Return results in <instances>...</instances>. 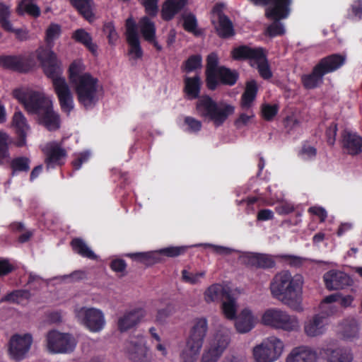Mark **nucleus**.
Segmentation results:
<instances>
[{"label":"nucleus","instance_id":"obj_31","mask_svg":"<svg viewBox=\"0 0 362 362\" xmlns=\"http://www.w3.org/2000/svg\"><path fill=\"white\" fill-rule=\"evenodd\" d=\"M325 73L316 64L310 74L301 76V81L306 89H314L323 83Z\"/></svg>","mask_w":362,"mask_h":362},{"label":"nucleus","instance_id":"obj_49","mask_svg":"<svg viewBox=\"0 0 362 362\" xmlns=\"http://www.w3.org/2000/svg\"><path fill=\"white\" fill-rule=\"evenodd\" d=\"M10 16V7L0 1V25L4 30H13L12 24L9 21Z\"/></svg>","mask_w":362,"mask_h":362},{"label":"nucleus","instance_id":"obj_42","mask_svg":"<svg viewBox=\"0 0 362 362\" xmlns=\"http://www.w3.org/2000/svg\"><path fill=\"white\" fill-rule=\"evenodd\" d=\"M183 20V28L188 33L194 34L195 36H200L202 31L198 29V23L194 14L191 12L182 14Z\"/></svg>","mask_w":362,"mask_h":362},{"label":"nucleus","instance_id":"obj_28","mask_svg":"<svg viewBox=\"0 0 362 362\" xmlns=\"http://www.w3.org/2000/svg\"><path fill=\"white\" fill-rule=\"evenodd\" d=\"M45 154L46 158L45 160V163H46L47 168L62 165V160L66 156V151L57 144L47 146L45 151Z\"/></svg>","mask_w":362,"mask_h":362},{"label":"nucleus","instance_id":"obj_19","mask_svg":"<svg viewBox=\"0 0 362 362\" xmlns=\"http://www.w3.org/2000/svg\"><path fill=\"white\" fill-rule=\"evenodd\" d=\"M146 315L144 309L137 308L126 312L117 321V327L121 332H126L136 326Z\"/></svg>","mask_w":362,"mask_h":362},{"label":"nucleus","instance_id":"obj_54","mask_svg":"<svg viewBox=\"0 0 362 362\" xmlns=\"http://www.w3.org/2000/svg\"><path fill=\"white\" fill-rule=\"evenodd\" d=\"M103 33L107 35L110 45H114L118 40V34L112 22L107 23L103 25Z\"/></svg>","mask_w":362,"mask_h":362},{"label":"nucleus","instance_id":"obj_32","mask_svg":"<svg viewBox=\"0 0 362 362\" xmlns=\"http://www.w3.org/2000/svg\"><path fill=\"white\" fill-rule=\"evenodd\" d=\"M255 326L254 317L251 311L244 309L235 317V327L238 333L244 334L250 332Z\"/></svg>","mask_w":362,"mask_h":362},{"label":"nucleus","instance_id":"obj_41","mask_svg":"<svg viewBox=\"0 0 362 362\" xmlns=\"http://www.w3.org/2000/svg\"><path fill=\"white\" fill-rule=\"evenodd\" d=\"M225 293H230L228 288H223L221 284H213L209 286L204 293V298L206 302H214L221 298H226Z\"/></svg>","mask_w":362,"mask_h":362},{"label":"nucleus","instance_id":"obj_33","mask_svg":"<svg viewBox=\"0 0 362 362\" xmlns=\"http://www.w3.org/2000/svg\"><path fill=\"white\" fill-rule=\"evenodd\" d=\"M217 35L221 38H229L235 35V30L232 21L228 16H223L221 19L216 23L214 19L211 20Z\"/></svg>","mask_w":362,"mask_h":362},{"label":"nucleus","instance_id":"obj_30","mask_svg":"<svg viewBox=\"0 0 362 362\" xmlns=\"http://www.w3.org/2000/svg\"><path fill=\"white\" fill-rule=\"evenodd\" d=\"M188 0H166L161 9V16L164 21H169L178 13L187 4Z\"/></svg>","mask_w":362,"mask_h":362},{"label":"nucleus","instance_id":"obj_38","mask_svg":"<svg viewBox=\"0 0 362 362\" xmlns=\"http://www.w3.org/2000/svg\"><path fill=\"white\" fill-rule=\"evenodd\" d=\"M73 250L81 256L90 259H96L97 255L90 250L86 242L79 238H74L71 241Z\"/></svg>","mask_w":362,"mask_h":362},{"label":"nucleus","instance_id":"obj_39","mask_svg":"<svg viewBox=\"0 0 362 362\" xmlns=\"http://www.w3.org/2000/svg\"><path fill=\"white\" fill-rule=\"evenodd\" d=\"M257 86L255 81L247 83L246 88L241 97V106L243 109H248L256 98Z\"/></svg>","mask_w":362,"mask_h":362},{"label":"nucleus","instance_id":"obj_47","mask_svg":"<svg viewBox=\"0 0 362 362\" xmlns=\"http://www.w3.org/2000/svg\"><path fill=\"white\" fill-rule=\"evenodd\" d=\"M342 335L346 339L354 338L358 335V325L354 318L346 319L342 323Z\"/></svg>","mask_w":362,"mask_h":362},{"label":"nucleus","instance_id":"obj_25","mask_svg":"<svg viewBox=\"0 0 362 362\" xmlns=\"http://www.w3.org/2000/svg\"><path fill=\"white\" fill-rule=\"evenodd\" d=\"M345 62L346 55L332 54L321 59L317 64L327 74L339 69Z\"/></svg>","mask_w":362,"mask_h":362},{"label":"nucleus","instance_id":"obj_40","mask_svg":"<svg viewBox=\"0 0 362 362\" xmlns=\"http://www.w3.org/2000/svg\"><path fill=\"white\" fill-rule=\"evenodd\" d=\"M71 4L88 21L93 18V0H70Z\"/></svg>","mask_w":362,"mask_h":362},{"label":"nucleus","instance_id":"obj_50","mask_svg":"<svg viewBox=\"0 0 362 362\" xmlns=\"http://www.w3.org/2000/svg\"><path fill=\"white\" fill-rule=\"evenodd\" d=\"M30 160L27 157H18L12 160L11 167L13 174L16 171L28 172L30 169Z\"/></svg>","mask_w":362,"mask_h":362},{"label":"nucleus","instance_id":"obj_27","mask_svg":"<svg viewBox=\"0 0 362 362\" xmlns=\"http://www.w3.org/2000/svg\"><path fill=\"white\" fill-rule=\"evenodd\" d=\"M202 79L199 75H195L193 77L185 76L184 78L183 91L188 100L199 99L201 87Z\"/></svg>","mask_w":362,"mask_h":362},{"label":"nucleus","instance_id":"obj_51","mask_svg":"<svg viewBox=\"0 0 362 362\" xmlns=\"http://www.w3.org/2000/svg\"><path fill=\"white\" fill-rule=\"evenodd\" d=\"M187 246H171L158 250L160 257H176L186 252Z\"/></svg>","mask_w":362,"mask_h":362},{"label":"nucleus","instance_id":"obj_61","mask_svg":"<svg viewBox=\"0 0 362 362\" xmlns=\"http://www.w3.org/2000/svg\"><path fill=\"white\" fill-rule=\"evenodd\" d=\"M278 112L276 105H264L262 107V113L265 119L271 120Z\"/></svg>","mask_w":362,"mask_h":362},{"label":"nucleus","instance_id":"obj_15","mask_svg":"<svg viewBox=\"0 0 362 362\" xmlns=\"http://www.w3.org/2000/svg\"><path fill=\"white\" fill-rule=\"evenodd\" d=\"M323 280L326 288L330 291L343 289L352 283V280L347 274L338 270H330L326 272L323 276Z\"/></svg>","mask_w":362,"mask_h":362},{"label":"nucleus","instance_id":"obj_46","mask_svg":"<svg viewBox=\"0 0 362 362\" xmlns=\"http://www.w3.org/2000/svg\"><path fill=\"white\" fill-rule=\"evenodd\" d=\"M30 297L31 293L28 290H16L4 296L0 303L10 302L19 304L23 300H28Z\"/></svg>","mask_w":362,"mask_h":362},{"label":"nucleus","instance_id":"obj_60","mask_svg":"<svg viewBox=\"0 0 362 362\" xmlns=\"http://www.w3.org/2000/svg\"><path fill=\"white\" fill-rule=\"evenodd\" d=\"M185 123L188 126L189 130L191 132H199L202 128V122L192 117H186Z\"/></svg>","mask_w":362,"mask_h":362},{"label":"nucleus","instance_id":"obj_59","mask_svg":"<svg viewBox=\"0 0 362 362\" xmlns=\"http://www.w3.org/2000/svg\"><path fill=\"white\" fill-rule=\"evenodd\" d=\"M7 157H8L7 136L0 132V163Z\"/></svg>","mask_w":362,"mask_h":362},{"label":"nucleus","instance_id":"obj_9","mask_svg":"<svg viewBox=\"0 0 362 362\" xmlns=\"http://www.w3.org/2000/svg\"><path fill=\"white\" fill-rule=\"evenodd\" d=\"M283 342L274 337L264 340L253 349L254 357L257 362H273L282 354Z\"/></svg>","mask_w":362,"mask_h":362},{"label":"nucleus","instance_id":"obj_14","mask_svg":"<svg viewBox=\"0 0 362 362\" xmlns=\"http://www.w3.org/2000/svg\"><path fill=\"white\" fill-rule=\"evenodd\" d=\"M126 37L127 41L130 47L129 53L134 54L136 59L141 58L143 51L140 45L139 34L137 33V26L135 21L132 18L126 20Z\"/></svg>","mask_w":362,"mask_h":362},{"label":"nucleus","instance_id":"obj_13","mask_svg":"<svg viewBox=\"0 0 362 362\" xmlns=\"http://www.w3.org/2000/svg\"><path fill=\"white\" fill-rule=\"evenodd\" d=\"M239 78V73L235 69H230L225 66H219L218 71L215 74L214 83L211 84L209 81L206 83L207 88L215 90L218 86H234Z\"/></svg>","mask_w":362,"mask_h":362},{"label":"nucleus","instance_id":"obj_37","mask_svg":"<svg viewBox=\"0 0 362 362\" xmlns=\"http://www.w3.org/2000/svg\"><path fill=\"white\" fill-rule=\"evenodd\" d=\"M218 65V57L216 53L211 52L206 57V65L205 70L206 75V83L209 81V83L213 84L215 83L214 81L215 74L219 69Z\"/></svg>","mask_w":362,"mask_h":362},{"label":"nucleus","instance_id":"obj_20","mask_svg":"<svg viewBox=\"0 0 362 362\" xmlns=\"http://www.w3.org/2000/svg\"><path fill=\"white\" fill-rule=\"evenodd\" d=\"M52 102L47 99L43 94L33 91L28 93V99L25 102V109L30 113L37 115L45 108L50 106Z\"/></svg>","mask_w":362,"mask_h":362},{"label":"nucleus","instance_id":"obj_56","mask_svg":"<svg viewBox=\"0 0 362 362\" xmlns=\"http://www.w3.org/2000/svg\"><path fill=\"white\" fill-rule=\"evenodd\" d=\"M33 0H23L22 4L25 7V11L33 17H38L40 14V8L36 5L32 4Z\"/></svg>","mask_w":362,"mask_h":362},{"label":"nucleus","instance_id":"obj_43","mask_svg":"<svg viewBox=\"0 0 362 362\" xmlns=\"http://www.w3.org/2000/svg\"><path fill=\"white\" fill-rule=\"evenodd\" d=\"M225 293L226 298L223 300L222 303L223 313L228 319H235L236 317V304L235 298L232 296L230 293Z\"/></svg>","mask_w":362,"mask_h":362},{"label":"nucleus","instance_id":"obj_10","mask_svg":"<svg viewBox=\"0 0 362 362\" xmlns=\"http://www.w3.org/2000/svg\"><path fill=\"white\" fill-rule=\"evenodd\" d=\"M76 317L90 331L100 332L105 324L103 312L97 308L82 307L75 311Z\"/></svg>","mask_w":362,"mask_h":362},{"label":"nucleus","instance_id":"obj_18","mask_svg":"<svg viewBox=\"0 0 362 362\" xmlns=\"http://www.w3.org/2000/svg\"><path fill=\"white\" fill-rule=\"evenodd\" d=\"M0 66L21 73H26L31 69L28 60L21 55L1 56Z\"/></svg>","mask_w":362,"mask_h":362},{"label":"nucleus","instance_id":"obj_16","mask_svg":"<svg viewBox=\"0 0 362 362\" xmlns=\"http://www.w3.org/2000/svg\"><path fill=\"white\" fill-rule=\"evenodd\" d=\"M243 264L257 269H272L276 263L272 256L261 253H245L240 256Z\"/></svg>","mask_w":362,"mask_h":362},{"label":"nucleus","instance_id":"obj_1","mask_svg":"<svg viewBox=\"0 0 362 362\" xmlns=\"http://www.w3.org/2000/svg\"><path fill=\"white\" fill-rule=\"evenodd\" d=\"M39 61L45 75L51 79L62 110L69 113L74 109V98L66 78L63 76L62 62L51 47H41L36 50Z\"/></svg>","mask_w":362,"mask_h":362},{"label":"nucleus","instance_id":"obj_24","mask_svg":"<svg viewBox=\"0 0 362 362\" xmlns=\"http://www.w3.org/2000/svg\"><path fill=\"white\" fill-rule=\"evenodd\" d=\"M38 122L49 131H55L60 127L59 115L53 110L52 105L37 115Z\"/></svg>","mask_w":362,"mask_h":362},{"label":"nucleus","instance_id":"obj_36","mask_svg":"<svg viewBox=\"0 0 362 362\" xmlns=\"http://www.w3.org/2000/svg\"><path fill=\"white\" fill-rule=\"evenodd\" d=\"M13 123L17 129V133L19 137L17 146H23L25 144V131L28 129V125L26 124V119L22 112H15L13 117Z\"/></svg>","mask_w":362,"mask_h":362},{"label":"nucleus","instance_id":"obj_4","mask_svg":"<svg viewBox=\"0 0 362 362\" xmlns=\"http://www.w3.org/2000/svg\"><path fill=\"white\" fill-rule=\"evenodd\" d=\"M198 115L210 122L215 127L221 126L234 113L235 107L224 102H216L207 95L199 98L196 103Z\"/></svg>","mask_w":362,"mask_h":362},{"label":"nucleus","instance_id":"obj_23","mask_svg":"<svg viewBox=\"0 0 362 362\" xmlns=\"http://www.w3.org/2000/svg\"><path fill=\"white\" fill-rule=\"evenodd\" d=\"M341 142L344 149L351 155H357L362 151V138L356 133L345 129L341 133Z\"/></svg>","mask_w":362,"mask_h":362},{"label":"nucleus","instance_id":"obj_11","mask_svg":"<svg viewBox=\"0 0 362 362\" xmlns=\"http://www.w3.org/2000/svg\"><path fill=\"white\" fill-rule=\"evenodd\" d=\"M47 346L52 353H69L74 349L76 341L71 334L53 330L47 333Z\"/></svg>","mask_w":362,"mask_h":362},{"label":"nucleus","instance_id":"obj_44","mask_svg":"<svg viewBox=\"0 0 362 362\" xmlns=\"http://www.w3.org/2000/svg\"><path fill=\"white\" fill-rule=\"evenodd\" d=\"M251 65L257 66L259 75L264 79H269L272 76V73L264 52L261 54V57L257 58Z\"/></svg>","mask_w":362,"mask_h":362},{"label":"nucleus","instance_id":"obj_35","mask_svg":"<svg viewBox=\"0 0 362 362\" xmlns=\"http://www.w3.org/2000/svg\"><path fill=\"white\" fill-rule=\"evenodd\" d=\"M72 38L77 42L83 45L93 55L97 54L98 45L93 42L91 35L83 28L76 30Z\"/></svg>","mask_w":362,"mask_h":362},{"label":"nucleus","instance_id":"obj_26","mask_svg":"<svg viewBox=\"0 0 362 362\" xmlns=\"http://www.w3.org/2000/svg\"><path fill=\"white\" fill-rule=\"evenodd\" d=\"M262 48H252L247 45H241L233 49L231 54L232 57L235 60H247L249 59L251 64L261 57L263 52Z\"/></svg>","mask_w":362,"mask_h":362},{"label":"nucleus","instance_id":"obj_8","mask_svg":"<svg viewBox=\"0 0 362 362\" xmlns=\"http://www.w3.org/2000/svg\"><path fill=\"white\" fill-rule=\"evenodd\" d=\"M281 1L275 7L266 8L265 17L271 21L266 30L267 35L270 37L284 35V27L281 20L286 18L290 13V6L292 0H279Z\"/></svg>","mask_w":362,"mask_h":362},{"label":"nucleus","instance_id":"obj_17","mask_svg":"<svg viewBox=\"0 0 362 362\" xmlns=\"http://www.w3.org/2000/svg\"><path fill=\"white\" fill-rule=\"evenodd\" d=\"M137 30L139 31L144 39L150 44H152L157 51L162 50V46L158 44L156 37V25L148 16L142 17L138 24Z\"/></svg>","mask_w":362,"mask_h":362},{"label":"nucleus","instance_id":"obj_48","mask_svg":"<svg viewBox=\"0 0 362 362\" xmlns=\"http://www.w3.org/2000/svg\"><path fill=\"white\" fill-rule=\"evenodd\" d=\"M202 58L199 54L191 55L182 65L181 69L186 73H190L196 69H201Z\"/></svg>","mask_w":362,"mask_h":362},{"label":"nucleus","instance_id":"obj_3","mask_svg":"<svg viewBox=\"0 0 362 362\" xmlns=\"http://www.w3.org/2000/svg\"><path fill=\"white\" fill-rule=\"evenodd\" d=\"M84 66L80 62H74L69 69V78L75 88L78 102L86 109L93 107L98 100V79L83 74Z\"/></svg>","mask_w":362,"mask_h":362},{"label":"nucleus","instance_id":"obj_29","mask_svg":"<svg viewBox=\"0 0 362 362\" xmlns=\"http://www.w3.org/2000/svg\"><path fill=\"white\" fill-rule=\"evenodd\" d=\"M317 354L306 346L296 347L286 358V362H315Z\"/></svg>","mask_w":362,"mask_h":362},{"label":"nucleus","instance_id":"obj_58","mask_svg":"<svg viewBox=\"0 0 362 362\" xmlns=\"http://www.w3.org/2000/svg\"><path fill=\"white\" fill-rule=\"evenodd\" d=\"M337 132V124L332 122L330 125L327 128L326 136L327 143L330 146H333L335 143L336 135Z\"/></svg>","mask_w":362,"mask_h":362},{"label":"nucleus","instance_id":"obj_64","mask_svg":"<svg viewBox=\"0 0 362 362\" xmlns=\"http://www.w3.org/2000/svg\"><path fill=\"white\" fill-rule=\"evenodd\" d=\"M308 211L317 216L320 218L321 222L325 221L327 216V211L322 207L313 206L308 209Z\"/></svg>","mask_w":362,"mask_h":362},{"label":"nucleus","instance_id":"obj_62","mask_svg":"<svg viewBox=\"0 0 362 362\" xmlns=\"http://www.w3.org/2000/svg\"><path fill=\"white\" fill-rule=\"evenodd\" d=\"M207 247H211L214 250V252L218 255H229L236 250L230 247H226L223 246L215 245L212 244H206Z\"/></svg>","mask_w":362,"mask_h":362},{"label":"nucleus","instance_id":"obj_5","mask_svg":"<svg viewBox=\"0 0 362 362\" xmlns=\"http://www.w3.org/2000/svg\"><path fill=\"white\" fill-rule=\"evenodd\" d=\"M209 329L205 317L195 318L186 339V344L180 354L182 362H195L203 346Z\"/></svg>","mask_w":362,"mask_h":362},{"label":"nucleus","instance_id":"obj_6","mask_svg":"<svg viewBox=\"0 0 362 362\" xmlns=\"http://www.w3.org/2000/svg\"><path fill=\"white\" fill-rule=\"evenodd\" d=\"M263 325L286 332L295 331L299 327L298 318L279 308H269L262 316Z\"/></svg>","mask_w":362,"mask_h":362},{"label":"nucleus","instance_id":"obj_53","mask_svg":"<svg viewBox=\"0 0 362 362\" xmlns=\"http://www.w3.org/2000/svg\"><path fill=\"white\" fill-rule=\"evenodd\" d=\"M205 275L204 272H197L195 274L190 273L186 269L182 271V280L191 284H196L199 282V279L204 277Z\"/></svg>","mask_w":362,"mask_h":362},{"label":"nucleus","instance_id":"obj_63","mask_svg":"<svg viewBox=\"0 0 362 362\" xmlns=\"http://www.w3.org/2000/svg\"><path fill=\"white\" fill-rule=\"evenodd\" d=\"M127 264L124 260L117 259L112 260L110 263L111 269L116 272H122L125 270Z\"/></svg>","mask_w":362,"mask_h":362},{"label":"nucleus","instance_id":"obj_22","mask_svg":"<svg viewBox=\"0 0 362 362\" xmlns=\"http://www.w3.org/2000/svg\"><path fill=\"white\" fill-rule=\"evenodd\" d=\"M129 358L134 362H149L148 349L141 341H129L126 345Z\"/></svg>","mask_w":362,"mask_h":362},{"label":"nucleus","instance_id":"obj_57","mask_svg":"<svg viewBox=\"0 0 362 362\" xmlns=\"http://www.w3.org/2000/svg\"><path fill=\"white\" fill-rule=\"evenodd\" d=\"M173 313V307L171 305H168L164 308L158 310L156 315V321L162 323Z\"/></svg>","mask_w":362,"mask_h":362},{"label":"nucleus","instance_id":"obj_12","mask_svg":"<svg viewBox=\"0 0 362 362\" xmlns=\"http://www.w3.org/2000/svg\"><path fill=\"white\" fill-rule=\"evenodd\" d=\"M33 343V337L30 334L23 335L14 334L8 343V353L11 358L16 361L24 359Z\"/></svg>","mask_w":362,"mask_h":362},{"label":"nucleus","instance_id":"obj_2","mask_svg":"<svg viewBox=\"0 0 362 362\" xmlns=\"http://www.w3.org/2000/svg\"><path fill=\"white\" fill-rule=\"evenodd\" d=\"M303 277L300 274L292 276L288 270H283L274 275L270 283V291L275 299L291 309L303 311L301 305Z\"/></svg>","mask_w":362,"mask_h":362},{"label":"nucleus","instance_id":"obj_52","mask_svg":"<svg viewBox=\"0 0 362 362\" xmlns=\"http://www.w3.org/2000/svg\"><path fill=\"white\" fill-rule=\"evenodd\" d=\"M61 32L62 30L59 25L56 23L50 24L46 30V41L48 45H50L54 40L59 37Z\"/></svg>","mask_w":362,"mask_h":362},{"label":"nucleus","instance_id":"obj_55","mask_svg":"<svg viewBox=\"0 0 362 362\" xmlns=\"http://www.w3.org/2000/svg\"><path fill=\"white\" fill-rule=\"evenodd\" d=\"M141 4L145 8L146 13L151 16H156L158 11V0H139Z\"/></svg>","mask_w":362,"mask_h":362},{"label":"nucleus","instance_id":"obj_34","mask_svg":"<svg viewBox=\"0 0 362 362\" xmlns=\"http://www.w3.org/2000/svg\"><path fill=\"white\" fill-rule=\"evenodd\" d=\"M127 256L146 266H151L154 264L161 262L163 257H160L158 250L146 252L129 253Z\"/></svg>","mask_w":362,"mask_h":362},{"label":"nucleus","instance_id":"obj_45","mask_svg":"<svg viewBox=\"0 0 362 362\" xmlns=\"http://www.w3.org/2000/svg\"><path fill=\"white\" fill-rule=\"evenodd\" d=\"M353 356L350 351L346 349H337L329 354L327 362H351Z\"/></svg>","mask_w":362,"mask_h":362},{"label":"nucleus","instance_id":"obj_7","mask_svg":"<svg viewBox=\"0 0 362 362\" xmlns=\"http://www.w3.org/2000/svg\"><path fill=\"white\" fill-rule=\"evenodd\" d=\"M231 342V332L222 328L216 331L209 347L204 350L201 362H217Z\"/></svg>","mask_w":362,"mask_h":362},{"label":"nucleus","instance_id":"obj_21","mask_svg":"<svg viewBox=\"0 0 362 362\" xmlns=\"http://www.w3.org/2000/svg\"><path fill=\"white\" fill-rule=\"evenodd\" d=\"M327 317L325 315L316 314L308 319L304 324V332L310 337L322 334L325 331Z\"/></svg>","mask_w":362,"mask_h":362}]
</instances>
